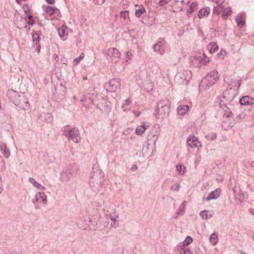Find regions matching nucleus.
I'll return each mask as SVG.
<instances>
[{"label": "nucleus", "mask_w": 254, "mask_h": 254, "mask_svg": "<svg viewBox=\"0 0 254 254\" xmlns=\"http://www.w3.org/2000/svg\"><path fill=\"white\" fill-rule=\"evenodd\" d=\"M7 96L15 105L21 109L27 110L30 108V105L24 93L9 89L7 91Z\"/></svg>", "instance_id": "nucleus-1"}, {"label": "nucleus", "mask_w": 254, "mask_h": 254, "mask_svg": "<svg viewBox=\"0 0 254 254\" xmlns=\"http://www.w3.org/2000/svg\"><path fill=\"white\" fill-rule=\"evenodd\" d=\"M104 181V173L98 166L94 165L89 180L90 187L94 191L100 190Z\"/></svg>", "instance_id": "nucleus-2"}, {"label": "nucleus", "mask_w": 254, "mask_h": 254, "mask_svg": "<svg viewBox=\"0 0 254 254\" xmlns=\"http://www.w3.org/2000/svg\"><path fill=\"white\" fill-rule=\"evenodd\" d=\"M169 101L167 99H164L160 101L155 109V115L158 119L163 118L166 114L170 112Z\"/></svg>", "instance_id": "nucleus-3"}, {"label": "nucleus", "mask_w": 254, "mask_h": 254, "mask_svg": "<svg viewBox=\"0 0 254 254\" xmlns=\"http://www.w3.org/2000/svg\"><path fill=\"white\" fill-rule=\"evenodd\" d=\"M63 135L67 137L68 139H72L75 143H78L81 139L78 129L72 127L69 125L64 127Z\"/></svg>", "instance_id": "nucleus-4"}, {"label": "nucleus", "mask_w": 254, "mask_h": 254, "mask_svg": "<svg viewBox=\"0 0 254 254\" xmlns=\"http://www.w3.org/2000/svg\"><path fill=\"white\" fill-rule=\"evenodd\" d=\"M77 170V167L74 164H70L63 170L61 174L62 180L65 182L69 181L71 177L76 175Z\"/></svg>", "instance_id": "nucleus-5"}, {"label": "nucleus", "mask_w": 254, "mask_h": 254, "mask_svg": "<svg viewBox=\"0 0 254 254\" xmlns=\"http://www.w3.org/2000/svg\"><path fill=\"white\" fill-rule=\"evenodd\" d=\"M107 55L112 63H117L121 59V53L116 48H110L108 51Z\"/></svg>", "instance_id": "nucleus-6"}, {"label": "nucleus", "mask_w": 254, "mask_h": 254, "mask_svg": "<svg viewBox=\"0 0 254 254\" xmlns=\"http://www.w3.org/2000/svg\"><path fill=\"white\" fill-rule=\"evenodd\" d=\"M107 85L108 90L112 92H116L121 87V79L120 78H113L110 80Z\"/></svg>", "instance_id": "nucleus-7"}, {"label": "nucleus", "mask_w": 254, "mask_h": 254, "mask_svg": "<svg viewBox=\"0 0 254 254\" xmlns=\"http://www.w3.org/2000/svg\"><path fill=\"white\" fill-rule=\"evenodd\" d=\"M219 77L218 72L216 70L211 71L206 76L205 79L207 81L206 86L208 88L213 85L218 80Z\"/></svg>", "instance_id": "nucleus-8"}, {"label": "nucleus", "mask_w": 254, "mask_h": 254, "mask_svg": "<svg viewBox=\"0 0 254 254\" xmlns=\"http://www.w3.org/2000/svg\"><path fill=\"white\" fill-rule=\"evenodd\" d=\"M190 70H184L183 71H179L175 77V79L179 83H183L185 81L188 80L190 76Z\"/></svg>", "instance_id": "nucleus-9"}, {"label": "nucleus", "mask_w": 254, "mask_h": 254, "mask_svg": "<svg viewBox=\"0 0 254 254\" xmlns=\"http://www.w3.org/2000/svg\"><path fill=\"white\" fill-rule=\"evenodd\" d=\"M41 199L45 205L47 204V196L44 192H39L35 195V198L32 200L33 203L36 205L39 199Z\"/></svg>", "instance_id": "nucleus-10"}, {"label": "nucleus", "mask_w": 254, "mask_h": 254, "mask_svg": "<svg viewBox=\"0 0 254 254\" xmlns=\"http://www.w3.org/2000/svg\"><path fill=\"white\" fill-rule=\"evenodd\" d=\"M187 143L190 147H199L201 144L195 136L189 137L187 139Z\"/></svg>", "instance_id": "nucleus-11"}, {"label": "nucleus", "mask_w": 254, "mask_h": 254, "mask_svg": "<svg viewBox=\"0 0 254 254\" xmlns=\"http://www.w3.org/2000/svg\"><path fill=\"white\" fill-rule=\"evenodd\" d=\"M239 102L242 105H252L254 103V99L249 96H245L241 97L239 100Z\"/></svg>", "instance_id": "nucleus-12"}, {"label": "nucleus", "mask_w": 254, "mask_h": 254, "mask_svg": "<svg viewBox=\"0 0 254 254\" xmlns=\"http://www.w3.org/2000/svg\"><path fill=\"white\" fill-rule=\"evenodd\" d=\"M232 92H233V90L231 88L226 90L223 93L222 97L225 99L227 101L230 102L233 100L235 97L234 94Z\"/></svg>", "instance_id": "nucleus-13"}, {"label": "nucleus", "mask_w": 254, "mask_h": 254, "mask_svg": "<svg viewBox=\"0 0 254 254\" xmlns=\"http://www.w3.org/2000/svg\"><path fill=\"white\" fill-rule=\"evenodd\" d=\"M210 11V9L208 7H205L201 8L198 13V17L199 18L201 19L205 17L208 15Z\"/></svg>", "instance_id": "nucleus-14"}, {"label": "nucleus", "mask_w": 254, "mask_h": 254, "mask_svg": "<svg viewBox=\"0 0 254 254\" xmlns=\"http://www.w3.org/2000/svg\"><path fill=\"white\" fill-rule=\"evenodd\" d=\"M220 189H217L215 190L211 191L208 195L207 197L206 198L207 200H210L213 199L217 198L220 195Z\"/></svg>", "instance_id": "nucleus-15"}, {"label": "nucleus", "mask_w": 254, "mask_h": 254, "mask_svg": "<svg viewBox=\"0 0 254 254\" xmlns=\"http://www.w3.org/2000/svg\"><path fill=\"white\" fill-rule=\"evenodd\" d=\"M0 149L2 151V154L4 156L7 158L10 156L9 150L7 148L6 144L3 142H0Z\"/></svg>", "instance_id": "nucleus-16"}, {"label": "nucleus", "mask_w": 254, "mask_h": 254, "mask_svg": "<svg viewBox=\"0 0 254 254\" xmlns=\"http://www.w3.org/2000/svg\"><path fill=\"white\" fill-rule=\"evenodd\" d=\"M80 101L82 102V105L86 108H89L93 104V100L90 99V97L86 96L84 98H81Z\"/></svg>", "instance_id": "nucleus-17"}, {"label": "nucleus", "mask_w": 254, "mask_h": 254, "mask_svg": "<svg viewBox=\"0 0 254 254\" xmlns=\"http://www.w3.org/2000/svg\"><path fill=\"white\" fill-rule=\"evenodd\" d=\"M220 107L222 108L223 106H224L225 107V109H224V115L228 118L231 117L232 116V113L230 110L229 108H228L226 106L225 103L222 100H220V102L219 103Z\"/></svg>", "instance_id": "nucleus-18"}, {"label": "nucleus", "mask_w": 254, "mask_h": 254, "mask_svg": "<svg viewBox=\"0 0 254 254\" xmlns=\"http://www.w3.org/2000/svg\"><path fill=\"white\" fill-rule=\"evenodd\" d=\"M197 2H192L191 3L190 7L187 9V15L190 17L193 12L197 8Z\"/></svg>", "instance_id": "nucleus-19"}, {"label": "nucleus", "mask_w": 254, "mask_h": 254, "mask_svg": "<svg viewBox=\"0 0 254 254\" xmlns=\"http://www.w3.org/2000/svg\"><path fill=\"white\" fill-rule=\"evenodd\" d=\"M132 101L129 98L127 99L123 104L122 108L124 111H128L130 110V107Z\"/></svg>", "instance_id": "nucleus-20"}, {"label": "nucleus", "mask_w": 254, "mask_h": 254, "mask_svg": "<svg viewBox=\"0 0 254 254\" xmlns=\"http://www.w3.org/2000/svg\"><path fill=\"white\" fill-rule=\"evenodd\" d=\"M28 180L30 183L33 184L34 187H36L38 189L42 190H46L45 187L42 186L39 183L37 182L33 178L29 177Z\"/></svg>", "instance_id": "nucleus-21"}, {"label": "nucleus", "mask_w": 254, "mask_h": 254, "mask_svg": "<svg viewBox=\"0 0 254 254\" xmlns=\"http://www.w3.org/2000/svg\"><path fill=\"white\" fill-rule=\"evenodd\" d=\"M88 218L86 220L84 219V221L81 219H78L76 222L77 225L81 229H86L88 227Z\"/></svg>", "instance_id": "nucleus-22"}, {"label": "nucleus", "mask_w": 254, "mask_h": 254, "mask_svg": "<svg viewBox=\"0 0 254 254\" xmlns=\"http://www.w3.org/2000/svg\"><path fill=\"white\" fill-rule=\"evenodd\" d=\"M189 107L188 105H180L177 108L178 113L180 115H184L189 110Z\"/></svg>", "instance_id": "nucleus-23"}, {"label": "nucleus", "mask_w": 254, "mask_h": 254, "mask_svg": "<svg viewBox=\"0 0 254 254\" xmlns=\"http://www.w3.org/2000/svg\"><path fill=\"white\" fill-rule=\"evenodd\" d=\"M129 11L127 10H125L121 11L120 12V17L123 18L124 21L127 22L129 21Z\"/></svg>", "instance_id": "nucleus-24"}, {"label": "nucleus", "mask_w": 254, "mask_h": 254, "mask_svg": "<svg viewBox=\"0 0 254 254\" xmlns=\"http://www.w3.org/2000/svg\"><path fill=\"white\" fill-rule=\"evenodd\" d=\"M56 10H58V9L54 6H46L45 9V12L49 15H53L55 12Z\"/></svg>", "instance_id": "nucleus-25"}, {"label": "nucleus", "mask_w": 254, "mask_h": 254, "mask_svg": "<svg viewBox=\"0 0 254 254\" xmlns=\"http://www.w3.org/2000/svg\"><path fill=\"white\" fill-rule=\"evenodd\" d=\"M207 48L210 53H213L215 52L218 49V46L215 43L211 42L207 46Z\"/></svg>", "instance_id": "nucleus-26"}, {"label": "nucleus", "mask_w": 254, "mask_h": 254, "mask_svg": "<svg viewBox=\"0 0 254 254\" xmlns=\"http://www.w3.org/2000/svg\"><path fill=\"white\" fill-rule=\"evenodd\" d=\"M58 31L60 37L62 38L67 34L66 27L65 26L63 25L58 29Z\"/></svg>", "instance_id": "nucleus-27"}, {"label": "nucleus", "mask_w": 254, "mask_h": 254, "mask_svg": "<svg viewBox=\"0 0 254 254\" xmlns=\"http://www.w3.org/2000/svg\"><path fill=\"white\" fill-rule=\"evenodd\" d=\"M145 12V9L144 6L141 5L139 8L135 10V15L137 17H140L141 14Z\"/></svg>", "instance_id": "nucleus-28"}, {"label": "nucleus", "mask_w": 254, "mask_h": 254, "mask_svg": "<svg viewBox=\"0 0 254 254\" xmlns=\"http://www.w3.org/2000/svg\"><path fill=\"white\" fill-rule=\"evenodd\" d=\"M146 129V127L144 125L139 126L136 127L135 132L137 134L141 135L144 132Z\"/></svg>", "instance_id": "nucleus-29"}, {"label": "nucleus", "mask_w": 254, "mask_h": 254, "mask_svg": "<svg viewBox=\"0 0 254 254\" xmlns=\"http://www.w3.org/2000/svg\"><path fill=\"white\" fill-rule=\"evenodd\" d=\"M185 207L180 205L175 216H174V218L176 219L179 215H182L185 213Z\"/></svg>", "instance_id": "nucleus-30"}, {"label": "nucleus", "mask_w": 254, "mask_h": 254, "mask_svg": "<svg viewBox=\"0 0 254 254\" xmlns=\"http://www.w3.org/2000/svg\"><path fill=\"white\" fill-rule=\"evenodd\" d=\"M210 242L213 245H215L217 242V235L215 233H212L209 238Z\"/></svg>", "instance_id": "nucleus-31"}, {"label": "nucleus", "mask_w": 254, "mask_h": 254, "mask_svg": "<svg viewBox=\"0 0 254 254\" xmlns=\"http://www.w3.org/2000/svg\"><path fill=\"white\" fill-rule=\"evenodd\" d=\"M231 14V10L230 8H226L224 9L222 14V17L224 19L227 18L228 16Z\"/></svg>", "instance_id": "nucleus-32"}, {"label": "nucleus", "mask_w": 254, "mask_h": 254, "mask_svg": "<svg viewBox=\"0 0 254 254\" xmlns=\"http://www.w3.org/2000/svg\"><path fill=\"white\" fill-rule=\"evenodd\" d=\"M236 22L238 26H239L240 27H242L245 24V22L243 21L242 17L239 15L236 17Z\"/></svg>", "instance_id": "nucleus-33"}, {"label": "nucleus", "mask_w": 254, "mask_h": 254, "mask_svg": "<svg viewBox=\"0 0 254 254\" xmlns=\"http://www.w3.org/2000/svg\"><path fill=\"white\" fill-rule=\"evenodd\" d=\"M176 169L180 174L183 175L185 173V170L186 169V167L185 166L178 164L176 166Z\"/></svg>", "instance_id": "nucleus-34"}, {"label": "nucleus", "mask_w": 254, "mask_h": 254, "mask_svg": "<svg viewBox=\"0 0 254 254\" xmlns=\"http://www.w3.org/2000/svg\"><path fill=\"white\" fill-rule=\"evenodd\" d=\"M162 45L161 42L159 41L153 46L154 51L156 52H159L160 51V48Z\"/></svg>", "instance_id": "nucleus-35"}, {"label": "nucleus", "mask_w": 254, "mask_h": 254, "mask_svg": "<svg viewBox=\"0 0 254 254\" xmlns=\"http://www.w3.org/2000/svg\"><path fill=\"white\" fill-rule=\"evenodd\" d=\"M208 211L207 210H203L200 212V216L202 218V219H207L208 218Z\"/></svg>", "instance_id": "nucleus-36"}, {"label": "nucleus", "mask_w": 254, "mask_h": 254, "mask_svg": "<svg viewBox=\"0 0 254 254\" xmlns=\"http://www.w3.org/2000/svg\"><path fill=\"white\" fill-rule=\"evenodd\" d=\"M119 218L118 215H116V217H111V220L113 221V223H112V225L115 228L117 227L119 225V223L117 221V219Z\"/></svg>", "instance_id": "nucleus-37"}, {"label": "nucleus", "mask_w": 254, "mask_h": 254, "mask_svg": "<svg viewBox=\"0 0 254 254\" xmlns=\"http://www.w3.org/2000/svg\"><path fill=\"white\" fill-rule=\"evenodd\" d=\"M192 241V239L190 236H187L185 241H184L183 245L184 246H188L190 244Z\"/></svg>", "instance_id": "nucleus-38"}, {"label": "nucleus", "mask_w": 254, "mask_h": 254, "mask_svg": "<svg viewBox=\"0 0 254 254\" xmlns=\"http://www.w3.org/2000/svg\"><path fill=\"white\" fill-rule=\"evenodd\" d=\"M84 57V54L83 53H82L80 55L79 57L78 58H76L74 60V63H75V65H77L79 62L82 60Z\"/></svg>", "instance_id": "nucleus-39"}, {"label": "nucleus", "mask_w": 254, "mask_h": 254, "mask_svg": "<svg viewBox=\"0 0 254 254\" xmlns=\"http://www.w3.org/2000/svg\"><path fill=\"white\" fill-rule=\"evenodd\" d=\"M206 137L210 139V140H213L216 138L217 135L216 133H212L210 134L206 135Z\"/></svg>", "instance_id": "nucleus-40"}, {"label": "nucleus", "mask_w": 254, "mask_h": 254, "mask_svg": "<svg viewBox=\"0 0 254 254\" xmlns=\"http://www.w3.org/2000/svg\"><path fill=\"white\" fill-rule=\"evenodd\" d=\"M245 116L244 113L242 112L237 116L235 118V121L237 122L240 121L241 119H243Z\"/></svg>", "instance_id": "nucleus-41"}, {"label": "nucleus", "mask_w": 254, "mask_h": 254, "mask_svg": "<svg viewBox=\"0 0 254 254\" xmlns=\"http://www.w3.org/2000/svg\"><path fill=\"white\" fill-rule=\"evenodd\" d=\"M33 42L35 43L36 44L39 42V35L38 34H35L32 36Z\"/></svg>", "instance_id": "nucleus-42"}, {"label": "nucleus", "mask_w": 254, "mask_h": 254, "mask_svg": "<svg viewBox=\"0 0 254 254\" xmlns=\"http://www.w3.org/2000/svg\"><path fill=\"white\" fill-rule=\"evenodd\" d=\"M180 186L179 184L177 183L174 186L171 187V190H175L176 191H178L180 190Z\"/></svg>", "instance_id": "nucleus-43"}, {"label": "nucleus", "mask_w": 254, "mask_h": 254, "mask_svg": "<svg viewBox=\"0 0 254 254\" xmlns=\"http://www.w3.org/2000/svg\"><path fill=\"white\" fill-rule=\"evenodd\" d=\"M28 19L29 21H28V23L29 24H31L33 25L35 23V20L33 19V16L31 15L28 16Z\"/></svg>", "instance_id": "nucleus-44"}, {"label": "nucleus", "mask_w": 254, "mask_h": 254, "mask_svg": "<svg viewBox=\"0 0 254 254\" xmlns=\"http://www.w3.org/2000/svg\"><path fill=\"white\" fill-rule=\"evenodd\" d=\"M4 162L1 156L0 155V170H2L4 168Z\"/></svg>", "instance_id": "nucleus-45"}, {"label": "nucleus", "mask_w": 254, "mask_h": 254, "mask_svg": "<svg viewBox=\"0 0 254 254\" xmlns=\"http://www.w3.org/2000/svg\"><path fill=\"white\" fill-rule=\"evenodd\" d=\"M168 3L167 0H160L159 2V4L160 6H163Z\"/></svg>", "instance_id": "nucleus-46"}, {"label": "nucleus", "mask_w": 254, "mask_h": 254, "mask_svg": "<svg viewBox=\"0 0 254 254\" xmlns=\"http://www.w3.org/2000/svg\"><path fill=\"white\" fill-rule=\"evenodd\" d=\"M131 56L132 54L130 52H127L126 54V58L127 59V61L128 60H130Z\"/></svg>", "instance_id": "nucleus-47"}, {"label": "nucleus", "mask_w": 254, "mask_h": 254, "mask_svg": "<svg viewBox=\"0 0 254 254\" xmlns=\"http://www.w3.org/2000/svg\"><path fill=\"white\" fill-rule=\"evenodd\" d=\"M105 0H94V1L98 4L101 5L102 4Z\"/></svg>", "instance_id": "nucleus-48"}, {"label": "nucleus", "mask_w": 254, "mask_h": 254, "mask_svg": "<svg viewBox=\"0 0 254 254\" xmlns=\"http://www.w3.org/2000/svg\"><path fill=\"white\" fill-rule=\"evenodd\" d=\"M53 58L56 60L57 63H59V58L57 54H55L53 55Z\"/></svg>", "instance_id": "nucleus-49"}, {"label": "nucleus", "mask_w": 254, "mask_h": 254, "mask_svg": "<svg viewBox=\"0 0 254 254\" xmlns=\"http://www.w3.org/2000/svg\"><path fill=\"white\" fill-rule=\"evenodd\" d=\"M46 1L49 4H53L55 3V0H46Z\"/></svg>", "instance_id": "nucleus-50"}, {"label": "nucleus", "mask_w": 254, "mask_h": 254, "mask_svg": "<svg viewBox=\"0 0 254 254\" xmlns=\"http://www.w3.org/2000/svg\"><path fill=\"white\" fill-rule=\"evenodd\" d=\"M181 2L182 3L188 4L190 3V0H182Z\"/></svg>", "instance_id": "nucleus-51"}, {"label": "nucleus", "mask_w": 254, "mask_h": 254, "mask_svg": "<svg viewBox=\"0 0 254 254\" xmlns=\"http://www.w3.org/2000/svg\"><path fill=\"white\" fill-rule=\"evenodd\" d=\"M226 52L224 51H221L219 54L218 55H225Z\"/></svg>", "instance_id": "nucleus-52"}, {"label": "nucleus", "mask_w": 254, "mask_h": 254, "mask_svg": "<svg viewBox=\"0 0 254 254\" xmlns=\"http://www.w3.org/2000/svg\"><path fill=\"white\" fill-rule=\"evenodd\" d=\"M186 203H187V201L186 200H184L183 201V202L181 204V205L186 207Z\"/></svg>", "instance_id": "nucleus-53"}, {"label": "nucleus", "mask_w": 254, "mask_h": 254, "mask_svg": "<svg viewBox=\"0 0 254 254\" xmlns=\"http://www.w3.org/2000/svg\"><path fill=\"white\" fill-rule=\"evenodd\" d=\"M26 27L25 25H17V27L19 29L22 28V27Z\"/></svg>", "instance_id": "nucleus-54"}, {"label": "nucleus", "mask_w": 254, "mask_h": 254, "mask_svg": "<svg viewBox=\"0 0 254 254\" xmlns=\"http://www.w3.org/2000/svg\"><path fill=\"white\" fill-rule=\"evenodd\" d=\"M137 167L136 165H133L132 167V169L133 170H136V169H137Z\"/></svg>", "instance_id": "nucleus-55"}, {"label": "nucleus", "mask_w": 254, "mask_h": 254, "mask_svg": "<svg viewBox=\"0 0 254 254\" xmlns=\"http://www.w3.org/2000/svg\"><path fill=\"white\" fill-rule=\"evenodd\" d=\"M133 113L136 117H137L139 116V113H136L135 112L133 111Z\"/></svg>", "instance_id": "nucleus-56"}, {"label": "nucleus", "mask_w": 254, "mask_h": 254, "mask_svg": "<svg viewBox=\"0 0 254 254\" xmlns=\"http://www.w3.org/2000/svg\"><path fill=\"white\" fill-rule=\"evenodd\" d=\"M107 216H108V218H110L111 219V217H113L111 214H109L108 215H107Z\"/></svg>", "instance_id": "nucleus-57"}, {"label": "nucleus", "mask_w": 254, "mask_h": 254, "mask_svg": "<svg viewBox=\"0 0 254 254\" xmlns=\"http://www.w3.org/2000/svg\"><path fill=\"white\" fill-rule=\"evenodd\" d=\"M212 216H213V214L212 213V214H209L208 215V217H209V218H211Z\"/></svg>", "instance_id": "nucleus-58"}, {"label": "nucleus", "mask_w": 254, "mask_h": 254, "mask_svg": "<svg viewBox=\"0 0 254 254\" xmlns=\"http://www.w3.org/2000/svg\"><path fill=\"white\" fill-rule=\"evenodd\" d=\"M37 50H38L39 52L40 51V45H38L37 46Z\"/></svg>", "instance_id": "nucleus-59"}, {"label": "nucleus", "mask_w": 254, "mask_h": 254, "mask_svg": "<svg viewBox=\"0 0 254 254\" xmlns=\"http://www.w3.org/2000/svg\"><path fill=\"white\" fill-rule=\"evenodd\" d=\"M1 191H2L1 186V185L0 184V193L1 192Z\"/></svg>", "instance_id": "nucleus-60"}, {"label": "nucleus", "mask_w": 254, "mask_h": 254, "mask_svg": "<svg viewBox=\"0 0 254 254\" xmlns=\"http://www.w3.org/2000/svg\"><path fill=\"white\" fill-rule=\"evenodd\" d=\"M77 99H78V98H76V96H73V99H74V100H77Z\"/></svg>", "instance_id": "nucleus-61"}, {"label": "nucleus", "mask_w": 254, "mask_h": 254, "mask_svg": "<svg viewBox=\"0 0 254 254\" xmlns=\"http://www.w3.org/2000/svg\"><path fill=\"white\" fill-rule=\"evenodd\" d=\"M241 254H246V253L245 252H242Z\"/></svg>", "instance_id": "nucleus-62"}, {"label": "nucleus", "mask_w": 254, "mask_h": 254, "mask_svg": "<svg viewBox=\"0 0 254 254\" xmlns=\"http://www.w3.org/2000/svg\"><path fill=\"white\" fill-rule=\"evenodd\" d=\"M252 165H254V161H253Z\"/></svg>", "instance_id": "nucleus-63"}]
</instances>
